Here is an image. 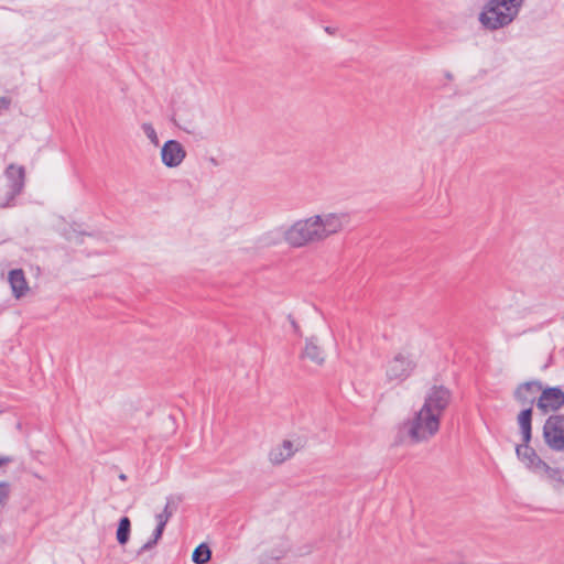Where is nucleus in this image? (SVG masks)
<instances>
[{"mask_svg": "<svg viewBox=\"0 0 564 564\" xmlns=\"http://www.w3.org/2000/svg\"><path fill=\"white\" fill-rule=\"evenodd\" d=\"M13 462V458L11 456H2L0 457V467L7 464H10Z\"/></svg>", "mask_w": 564, "mask_h": 564, "instance_id": "27", "label": "nucleus"}, {"mask_svg": "<svg viewBox=\"0 0 564 564\" xmlns=\"http://www.w3.org/2000/svg\"><path fill=\"white\" fill-rule=\"evenodd\" d=\"M142 130L154 145L159 144V138H158L156 131L151 123H143Z\"/></svg>", "mask_w": 564, "mask_h": 564, "instance_id": "21", "label": "nucleus"}, {"mask_svg": "<svg viewBox=\"0 0 564 564\" xmlns=\"http://www.w3.org/2000/svg\"><path fill=\"white\" fill-rule=\"evenodd\" d=\"M61 235L67 241L75 242L77 245H82L84 242V236H91L90 232L80 230L79 225L76 223H73L72 225L64 227L61 231Z\"/></svg>", "mask_w": 564, "mask_h": 564, "instance_id": "15", "label": "nucleus"}, {"mask_svg": "<svg viewBox=\"0 0 564 564\" xmlns=\"http://www.w3.org/2000/svg\"><path fill=\"white\" fill-rule=\"evenodd\" d=\"M131 521L128 517H121L118 522L116 539L120 545H126L130 539Z\"/></svg>", "mask_w": 564, "mask_h": 564, "instance_id": "16", "label": "nucleus"}, {"mask_svg": "<svg viewBox=\"0 0 564 564\" xmlns=\"http://www.w3.org/2000/svg\"><path fill=\"white\" fill-rule=\"evenodd\" d=\"M10 496V485L7 481H0V506L3 507L7 505V501Z\"/></svg>", "mask_w": 564, "mask_h": 564, "instance_id": "22", "label": "nucleus"}, {"mask_svg": "<svg viewBox=\"0 0 564 564\" xmlns=\"http://www.w3.org/2000/svg\"><path fill=\"white\" fill-rule=\"evenodd\" d=\"M317 220H319V215L301 219L288 228H280L279 232L289 246L300 248L311 242L321 241L316 226Z\"/></svg>", "mask_w": 564, "mask_h": 564, "instance_id": "2", "label": "nucleus"}, {"mask_svg": "<svg viewBox=\"0 0 564 564\" xmlns=\"http://www.w3.org/2000/svg\"><path fill=\"white\" fill-rule=\"evenodd\" d=\"M171 498H167V502L163 509V511L159 514H156L155 519L158 523H161L166 525L171 517L173 516V511L170 509Z\"/></svg>", "mask_w": 564, "mask_h": 564, "instance_id": "20", "label": "nucleus"}, {"mask_svg": "<svg viewBox=\"0 0 564 564\" xmlns=\"http://www.w3.org/2000/svg\"><path fill=\"white\" fill-rule=\"evenodd\" d=\"M119 479H121V480H126V479H127V476H126L124 474H120V475H119Z\"/></svg>", "mask_w": 564, "mask_h": 564, "instance_id": "29", "label": "nucleus"}, {"mask_svg": "<svg viewBox=\"0 0 564 564\" xmlns=\"http://www.w3.org/2000/svg\"><path fill=\"white\" fill-rule=\"evenodd\" d=\"M542 390V381L538 379L529 380L519 383L513 390L512 397L517 403L523 406L517 416L519 427L525 420L532 426L533 405H536V400Z\"/></svg>", "mask_w": 564, "mask_h": 564, "instance_id": "3", "label": "nucleus"}, {"mask_svg": "<svg viewBox=\"0 0 564 564\" xmlns=\"http://www.w3.org/2000/svg\"><path fill=\"white\" fill-rule=\"evenodd\" d=\"M564 405V391L560 386L543 387L536 400V408L542 414L556 412Z\"/></svg>", "mask_w": 564, "mask_h": 564, "instance_id": "9", "label": "nucleus"}, {"mask_svg": "<svg viewBox=\"0 0 564 564\" xmlns=\"http://www.w3.org/2000/svg\"><path fill=\"white\" fill-rule=\"evenodd\" d=\"M4 177L7 180L8 192L0 208H8L15 205V198L22 194L25 186V169L22 165L14 163L9 164L4 170Z\"/></svg>", "mask_w": 564, "mask_h": 564, "instance_id": "5", "label": "nucleus"}, {"mask_svg": "<svg viewBox=\"0 0 564 564\" xmlns=\"http://www.w3.org/2000/svg\"><path fill=\"white\" fill-rule=\"evenodd\" d=\"M519 429L521 435V444L516 446V455L528 470L540 475L541 469L544 468L546 462L543 460L538 455L536 451L530 445L532 441V426H530L529 421L525 420V423L523 422Z\"/></svg>", "mask_w": 564, "mask_h": 564, "instance_id": "4", "label": "nucleus"}, {"mask_svg": "<svg viewBox=\"0 0 564 564\" xmlns=\"http://www.w3.org/2000/svg\"><path fill=\"white\" fill-rule=\"evenodd\" d=\"M293 454V443L291 441L285 440L280 446H276L271 449L269 458L272 464L280 465L284 463L288 458H290Z\"/></svg>", "mask_w": 564, "mask_h": 564, "instance_id": "13", "label": "nucleus"}, {"mask_svg": "<svg viewBox=\"0 0 564 564\" xmlns=\"http://www.w3.org/2000/svg\"><path fill=\"white\" fill-rule=\"evenodd\" d=\"M158 544V542H154L153 539L151 538L147 543H144L137 552V555H141L143 554L144 552L151 550L152 547H154L155 545Z\"/></svg>", "mask_w": 564, "mask_h": 564, "instance_id": "24", "label": "nucleus"}, {"mask_svg": "<svg viewBox=\"0 0 564 564\" xmlns=\"http://www.w3.org/2000/svg\"><path fill=\"white\" fill-rule=\"evenodd\" d=\"M543 440L553 452H564V415H550L543 425Z\"/></svg>", "mask_w": 564, "mask_h": 564, "instance_id": "7", "label": "nucleus"}, {"mask_svg": "<svg viewBox=\"0 0 564 564\" xmlns=\"http://www.w3.org/2000/svg\"><path fill=\"white\" fill-rule=\"evenodd\" d=\"M11 106V99L9 97H0V111L8 110Z\"/></svg>", "mask_w": 564, "mask_h": 564, "instance_id": "25", "label": "nucleus"}, {"mask_svg": "<svg viewBox=\"0 0 564 564\" xmlns=\"http://www.w3.org/2000/svg\"><path fill=\"white\" fill-rule=\"evenodd\" d=\"M302 357L307 358L317 365H322L325 360L323 350L318 347L314 337L306 339V345L302 352Z\"/></svg>", "mask_w": 564, "mask_h": 564, "instance_id": "14", "label": "nucleus"}, {"mask_svg": "<svg viewBox=\"0 0 564 564\" xmlns=\"http://www.w3.org/2000/svg\"><path fill=\"white\" fill-rule=\"evenodd\" d=\"M446 77H447L448 79H452V74H451V73H446Z\"/></svg>", "mask_w": 564, "mask_h": 564, "instance_id": "30", "label": "nucleus"}, {"mask_svg": "<svg viewBox=\"0 0 564 564\" xmlns=\"http://www.w3.org/2000/svg\"><path fill=\"white\" fill-rule=\"evenodd\" d=\"M212 557V550L206 543H200L192 554L195 564H206Z\"/></svg>", "mask_w": 564, "mask_h": 564, "instance_id": "18", "label": "nucleus"}, {"mask_svg": "<svg viewBox=\"0 0 564 564\" xmlns=\"http://www.w3.org/2000/svg\"><path fill=\"white\" fill-rule=\"evenodd\" d=\"M289 319H290V323H291V326H292V328H293L294 333H295L296 335L301 336V335H302V334H301V329H300V326H299V324L296 323V321H295L291 315H289Z\"/></svg>", "mask_w": 564, "mask_h": 564, "instance_id": "26", "label": "nucleus"}, {"mask_svg": "<svg viewBox=\"0 0 564 564\" xmlns=\"http://www.w3.org/2000/svg\"><path fill=\"white\" fill-rule=\"evenodd\" d=\"M415 368V362L410 355L397 354L388 361L386 376L389 381L403 382Z\"/></svg>", "mask_w": 564, "mask_h": 564, "instance_id": "8", "label": "nucleus"}, {"mask_svg": "<svg viewBox=\"0 0 564 564\" xmlns=\"http://www.w3.org/2000/svg\"><path fill=\"white\" fill-rule=\"evenodd\" d=\"M545 474L550 479L561 484L564 486V479L562 477L563 470H561L557 467H551L547 463L545 464L544 468L541 469V474Z\"/></svg>", "mask_w": 564, "mask_h": 564, "instance_id": "19", "label": "nucleus"}, {"mask_svg": "<svg viewBox=\"0 0 564 564\" xmlns=\"http://www.w3.org/2000/svg\"><path fill=\"white\" fill-rule=\"evenodd\" d=\"M186 151L177 140H167L161 149L162 163L167 167L178 166L185 159Z\"/></svg>", "mask_w": 564, "mask_h": 564, "instance_id": "11", "label": "nucleus"}, {"mask_svg": "<svg viewBox=\"0 0 564 564\" xmlns=\"http://www.w3.org/2000/svg\"><path fill=\"white\" fill-rule=\"evenodd\" d=\"M325 31L329 34H333L334 33V29H332L330 26H326L325 28Z\"/></svg>", "mask_w": 564, "mask_h": 564, "instance_id": "28", "label": "nucleus"}, {"mask_svg": "<svg viewBox=\"0 0 564 564\" xmlns=\"http://www.w3.org/2000/svg\"><path fill=\"white\" fill-rule=\"evenodd\" d=\"M452 392L444 386H433L413 419L403 422L394 443L402 444L405 435L412 444L429 440L440 429V419L451 402Z\"/></svg>", "mask_w": 564, "mask_h": 564, "instance_id": "1", "label": "nucleus"}, {"mask_svg": "<svg viewBox=\"0 0 564 564\" xmlns=\"http://www.w3.org/2000/svg\"><path fill=\"white\" fill-rule=\"evenodd\" d=\"M165 525L156 522V527L152 533V539L154 542H159V540L162 538L164 532Z\"/></svg>", "mask_w": 564, "mask_h": 564, "instance_id": "23", "label": "nucleus"}, {"mask_svg": "<svg viewBox=\"0 0 564 564\" xmlns=\"http://www.w3.org/2000/svg\"><path fill=\"white\" fill-rule=\"evenodd\" d=\"M12 293L17 299H21L29 291V285L22 269H13L8 276Z\"/></svg>", "mask_w": 564, "mask_h": 564, "instance_id": "12", "label": "nucleus"}, {"mask_svg": "<svg viewBox=\"0 0 564 564\" xmlns=\"http://www.w3.org/2000/svg\"><path fill=\"white\" fill-rule=\"evenodd\" d=\"M563 473H564V468H563Z\"/></svg>", "mask_w": 564, "mask_h": 564, "instance_id": "31", "label": "nucleus"}, {"mask_svg": "<svg viewBox=\"0 0 564 564\" xmlns=\"http://www.w3.org/2000/svg\"><path fill=\"white\" fill-rule=\"evenodd\" d=\"M492 1L495 2V6H499V8L503 9L505 12L510 13L512 17V20L514 21L525 0H492Z\"/></svg>", "mask_w": 564, "mask_h": 564, "instance_id": "17", "label": "nucleus"}, {"mask_svg": "<svg viewBox=\"0 0 564 564\" xmlns=\"http://www.w3.org/2000/svg\"><path fill=\"white\" fill-rule=\"evenodd\" d=\"M478 20L482 28L489 31L503 29L513 22L511 14L505 12L499 6H495L492 0L484 4Z\"/></svg>", "mask_w": 564, "mask_h": 564, "instance_id": "6", "label": "nucleus"}, {"mask_svg": "<svg viewBox=\"0 0 564 564\" xmlns=\"http://www.w3.org/2000/svg\"><path fill=\"white\" fill-rule=\"evenodd\" d=\"M347 221L348 216L346 214L319 215V220H317L316 226L317 232L321 235V240L340 231Z\"/></svg>", "mask_w": 564, "mask_h": 564, "instance_id": "10", "label": "nucleus"}]
</instances>
